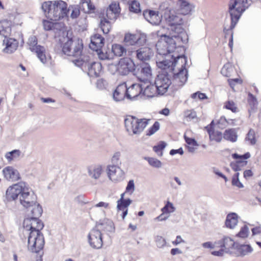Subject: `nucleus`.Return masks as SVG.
Returning a JSON list of instances; mask_svg holds the SVG:
<instances>
[{
    "instance_id": "obj_19",
    "label": "nucleus",
    "mask_w": 261,
    "mask_h": 261,
    "mask_svg": "<svg viewBox=\"0 0 261 261\" xmlns=\"http://www.w3.org/2000/svg\"><path fill=\"white\" fill-rule=\"evenodd\" d=\"M145 19L152 25H159L162 20V15L159 11L146 9L143 11Z\"/></svg>"
},
{
    "instance_id": "obj_35",
    "label": "nucleus",
    "mask_w": 261,
    "mask_h": 261,
    "mask_svg": "<svg viewBox=\"0 0 261 261\" xmlns=\"http://www.w3.org/2000/svg\"><path fill=\"white\" fill-rule=\"evenodd\" d=\"M82 7V11L86 14H90L94 13L96 8L91 3V0H82L81 2Z\"/></svg>"
},
{
    "instance_id": "obj_45",
    "label": "nucleus",
    "mask_w": 261,
    "mask_h": 261,
    "mask_svg": "<svg viewBox=\"0 0 261 261\" xmlns=\"http://www.w3.org/2000/svg\"><path fill=\"white\" fill-rule=\"evenodd\" d=\"M59 24L57 22H53L49 20H44L43 21V25L44 29L46 31H50L57 28Z\"/></svg>"
},
{
    "instance_id": "obj_33",
    "label": "nucleus",
    "mask_w": 261,
    "mask_h": 261,
    "mask_svg": "<svg viewBox=\"0 0 261 261\" xmlns=\"http://www.w3.org/2000/svg\"><path fill=\"white\" fill-rule=\"evenodd\" d=\"M158 94L155 87L153 85L148 84L144 85L142 93V96H145L147 97H152L155 94Z\"/></svg>"
},
{
    "instance_id": "obj_29",
    "label": "nucleus",
    "mask_w": 261,
    "mask_h": 261,
    "mask_svg": "<svg viewBox=\"0 0 261 261\" xmlns=\"http://www.w3.org/2000/svg\"><path fill=\"white\" fill-rule=\"evenodd\" d=\"M216 245H218L221 248L225 250V252H227L231 248H236L237 244L230 238L224 237L222 240L215 243Z\"/></svg>"
},
{
    "instance_id": "obj_13",
    "label": "nucleus",
    "mask_w": 261,
    "mask_h": 261,
    "mask_svg": "<svg viewBox=\"0 0 261 261\" xmlns=\"http://www.w3.org/2000/svg\"><path fill=\"white\" fill-rule=\"evenodd\" d=\"M102 233L99 229L93 228L89 233L88 238L90 246L96 249L101 248L103 245Z\"/></svg>"
},
{
    "instance_id": "obj_30",
    "label": "nucleus",
    "mask_w": 261,
    "mask_h": 261,
    "mask_svg": "<svg viewBox=\"0 0 261 261\" xmlns=\"http://www.w3.org/2000/svg\"><path fill=\"white\" fill-rule=\"evenodd\" d=\"M89 176L94 179H98L102 173V166L100 165H94L88 168Z\"/></svg>"
},
{
    "instance_id": "obj_5",
    "label": "nucleus",
    "mask_w": 261,
    "mask_h": 261,
    "mask_svg": "<svg viewBox=\"0 0 261 261\" xmlns=\"http://www.w3.org/2000/svg\"><path fill=\"white\" fill-rule=\"evenodd\" d=\"M179 59V54L177 53L175 55H169L165 57L163 60L158 59L156 61V66L162 71L161 73H165L172 80H176L179 78V68L176 67V64Z\"/></svg>"
},
{
    "instance_id": "obj_7",
    "label": "nucleus",
    "mask_w": 261,
    "mask_h": 261,
    "mask_svg": "<svg viewBox=\"0 0 261 261\" xmlns=\"http://www.w3.org/2000/svg\"><path fill=\"white\" fill-rule=\"evenodd\" d=\"M248 7L247 0H230L229 13L231 17V24L229 29H224V31L232 30L237 23L242 13Z\"/></svg>"
},
{
    "instance_id": "obj_3",
    "label": "nucleus",
    "mask_w": 261,
    "mask_h": 261,
    "mask_svg": "<svg viewBox=\"0 0 261 261\" xmlns=\"http://www.w3.org/2000/svg\"><path fill=\"white\" fill-rule=\"evenodd\" d=\"M67 4L62 0L44 2L41 6L46 16L57 21L68 16Z\"/></svg>"
},
{
    "instance_id": "obj_47",
    "label": "nucleus",
    "mask_w": 261,
    "mask_h": 261,
    "mask_svg": "<svg viewBox=\"0 0 261 261\" xmlns=\"http://www.w3.org/2000/svg\"><path fill=\"white\" fill-rule=\"evenodd\" d=\"M248 103L251 110H253L256 108L257 106V101L256 98L250 93L248 94Z\"/></svg>"
},
{
    "instance_id": "obj_46",
    "label": "nucleus",
    "mask_w": 261,
    "mask_h": 261,
    "mask_svg": "<svg viewBox=\"0 0 261 261\" xmlns=\"http://www.w3.org/2000/svg\"><path fill=\"white\" fill-rule=\"evenodd\" d=\"M121 156V153L120 151H116L114 152L111 158V163L112 165H116L119 166L121 164V162L120 160Z\"/></svg>"
},
{
    "instance_id": "obj_38",
    "label": "nucleus",
    "mask_w": 261,
    "mask_h": 261,
    "mask_svg": "<svg viewBox=\"0 0 261 261\" xmlns=\"http://www.w3.org/2000/svg\"><path fill=\"white\" fill-rule=\"evenodd\" d=\"M100 27L103 33L108 34L111 29V22L108 20L105 16L100 18Z\"/></svg>"
},
{
    "instance_id": "obj_22",
    "label": "nucleus",
    "mask_w": 261,
    "mask_h": 261,
    "mask_svg": "<svg viewBox=\"0 0 261 261\" xmlns=\"http://www.w3.org/2000/svg\"><path fill=\"white\" fill-rule=\"evenodd\" d=\"M141 76H137L139 81L146 85L149 83V78L151 76V68L147 63L143 62L140 65Z\"/></svg>"
},
{
    "instance_id": "obj_55",
    "label": "nucleus",
    "mask_w": 261,
    "mask_h": 261,
    "mask_svg": "<svg viewBox=\"0 0 261 261\" xmlns=\"http://www.w3.org/2000/svg\"><path fill=\"white\" fill-rule=\"evenodd\" d=\"M184 117L187 121H191L196 118V113L193 110H187L184 113Z\"/></svg>"
},
{
    "instance_id": "obj_16",
    "label": "nucleus",
    "mask_w": 261,
    "mask_h": 261,
    "mask_svg": "<svg viewBox=\"0 0 261 261\" xmlns=\"http://www.w3.org/2000/svg\"><path fill=\"white\" fill-rule=\"evenodd\" d=\"M119 74L122 75H127L130 72H135V65L129 58H122L118 62Z\"/></svg>"
},
{
    "instance_id": "obj_21",
    "label": "nucleus",
    "mask_w": 261,
    "mask_h": 261,
    "mask_svg": "<svg viewBox=\"0 0 261 261\" xmlns=\"http://www.w3.org/2000/svg\"><path fill=\"white\" fill-rule=\"evenodd\" d=\"M3 45L5 46V47L3 49V52L11 54L17 50L18 46V41L14 38L7 37L3 40Z\"/></svg>"
},
{
    "instance_id": "obj_40",
    "label": "nucleus",
    "mask_w": 261,
    "mask_h": 261,
    "mask_svg": "<svg viewBox=\"0 0 261 261\" xmlns=\"http://www.w3.org/2000/svg\"><path fill=\"white\" fill-rule=\"evenodd\" d=\"M207 133L211 141L220 142L222 139V134L220 132H215L214 129H208Z\"/></svg>"
},
{
    "instance_id": "obj_57",
    "label": "nucleus",
    "mask_w": 261,
    "mask_h": 261,
    "mask_svg": "<svg viewBox=\"0 0 261 261\" xmlns=\"http://www.w3.org/2000/svg\"><path fill=\"white\" fill-rule=\"evenodd\" d=\"M246 140L249 141L251 145H254L256 143L255 138V133L253 129H250L248 132L245 138Z\"/></svg>"
},
{
    "instance_id": "obj_9",
    "label": "nucleus",
    "mask_w": 261,
    "mask_h": 261,
    "mask_svg": "<svg viewBox=\"0 0 261 261\" xmlns=\"http://www.w3.org/2000/svg\"><path fill=\"white\" fill-rule=\"evenodd\" d=\"M89 57H84L81 59H75L72 62L77 67H80L84 70L83 68H87L88 74L91 77H98L102 71V65L100 62H89Z\"/></svg>"
},
{
    "instance_id": "obj_24",
    "label": "nucleus",
    "mask_w": 261,
    "mask_h": 261,
    "mask_svg": "<svg viewBox=\"0 0 261 261\" xmlns=\"http://www.w3.org/2000/svg\"><path fill=\"white\" fill-rule=\"evenodd\" d=\"M192 136V132L190 130H187L184 134V139L187 143V148L189 152L194 153L199 144Z\"/></svg>"
},
{
    "instance_id": "obj_58",
    "label": "nucleus",
    "mask_w": 261,
    "mask_h": 261,
    "mask_svg": "<svg viewBox=\"0 0 261 261\" xmlns=\"http://www.w3.org/2000/svg\"><path fill=\"white\" fill-rule=\"evenodd\" d=\"M108 70L112 74H119V64H110L108 65Z\"/></svg>"
},
{
    "instance_id": "obj_37",
    "label": "nucleus",
    "mask_w": 261,
    "mask_h": 261,
    "mask_svg": "<svg viewBox=\"0 0 261 261\" xmlns=\"http://www.w3.org/2000/svg\"><path fill=\"white\" fill-rule=\"evenodd\" d=\"M223 138L227 141L235 142L237 140L238 135L234 129L230 128L225 130L223 134Z\"/></svg>"
},
{
    "instance_id": "obj_49",
    "label": "nucleus",
    "mask_w": 261,
    "mask_h": 261,
    "mask_svg": "<svg viewBox=\"0 0 261 261\" xmlns=\"http://www.w3.org/2000/svg\"><path fill=\"white\" fill-rule=\"evenodd\" d=\"M233 70V68L229 64H225L223 66L221 70V74L226 77L231 76V73Z\"/></svg>"
},
{
    "instance_id": "obj_42",
    "label": "nucleus",
    "mask_w": 261,
    "mask_h": 261,
    "mask_svg": "<svg viewBox=\"0 0 261 261\" xmlns=\"http://www.w3.org/2000/svg\"><path fill=\"white\" fill-rule=\"evenodd\" d=\"M68 14L71 11L70 17L72 19L77 18L80 14V7L77 5H70L68 8Z\"/></svg>"
},
{
    "instance_id": "obj_15",
    "label": "nucleus",
    "mask_w": 261,
    "mask_h": 261,
    "mask_svg": "<svg viewBox=\"0 0 261 261\" xmlns=\"http://www.w3.org/2000/svg\"><path fill=\"white\" fill-rule=\"evenodd\" d=\"M144 84L140 82L132 84L127 88L126 86V98L130 101L135 100L138 96H142Z\"/></svg>"
},
{
    "instance_id": "obj_64",
    "label": "nucleus",
    "mask_w": 261,
    "mask_h": 261,
    "mask_svg": "<svg viewBox=\"0 0 261 261\" xmlns=\"http://www.w3.org/2000/svg\"><path fill=\"white\" fill-rule=\"evenodd\" d=\"M108 86V82L103 79H98L96 82V86L99 89H103L106 88Z\"/></svg>"
},
{
    "instance_id": "obj_48",
    "label": "nucleus",
    "mask_w": 261,
    "mask_h": 261,
    "mask_svg": "<svg viewBox=\"0 0 261 261\" xmlns=\"http://www.w3.org/2000/svg\"><path fill=\"white\" fill-rule=\"evenodd\" d=\"M145 159L147 160L149 163V164L155 168H160L162 166V163L159 160L153 158H149L145 157Z\"/></svg>"
},
{
    "instance_id": "obj_1",
    "label": "nucleus",
    "mask_w": 261,
    "mask_h": 261,
    "mask_svg": "<svg viewBox=\"0 0 261 261\" xmlns=\"http://www.w3.org/2000/svg\"><path fill=\"white\" fill-rule=\"evenodd\" d=\"M168 14H165L164 17L168 22L170 30V36L157 32V35L160 37L156 44L158 55L167 57L177 49V41L179 38V21L178 16L174 15L171 11H168Z\"/></svg>"
},
{
    "instance_id": "obj_52",
    "label": "nucleus",
    "mask_w": 261,
    "mask_h": 261,
    "mask_svg": "<svg viewBox=\"0 0 261 261\" xmlns=\"http://www.w3.org/2000/svg\"><path fill=\"white\" fill-rule=\"evenodd\" d=\"M107 9L109 10V11H111L115 13L118 15H119V14L120 12L119 4V3L116 2H114L110 4Z\"/></svg>"
},
{
    "instance_id": "obj_26",
    "label": "nucleus",
    "mask_w": 261,
    "mask_h": 261,
    "mask_svg": "<svg viewBox=\"0 0 261 261\" xmlns=\"http://www.w3.org/2000/svg\"><path fill=\"white\" fill-rule=\"evenodd\" d=\"M105 39L99 34H95L91 37L90 47L96 51L100 50L104 45Z\"/></svg>"
},
{
    "instance_id": "obj_2",
    "label": "nucleus",
    "mask_w": 261,
    "mask_h": 261,
    "mask_svg": "<svg viewBox=\"0 0 261 261\" xmlns=\"http://www.w3.org/2000/svg\"><path fill=\"white\" fill-rule=\"evenodd\" d=\"M31 215L32 224L28 237V248L32 252L37 253L43 248L44 245V237L40 232L44 224L39 219L40 216H37L34 214H31Z\"/></svg>"
},
{
    "instance_id": "obj_25",
    "label": "nucleus",
    "mask_w": 261,
    "mask_h": 261,
    "mask_svg": "<svg viewBox=\"0 0 261 261\" xmlns=\"http://www.w3.org/2000/svg\"><path fill=\"white\" fill-rule=\"evenodd\" d=\"M126 98V84L119 85L113 93V98L116 102L121 101Z\"/></svg>"
},
{
    "instance_id": "obj_17",
    "label": "nucleus",
    "mask_w": 261,
    "mask_h": 261,
    "mask_svg": "<svg viewBox=\"0 0 261 261\" xmlns=\"http://www.w3.org/2000/svg\"><path fill=\"white\" fill-rule=\"evenodd\" d=\"M232 157L234 159L239 160L235 163H231L230 167L234 171H240L242 168L246 166L247 164V161L245 160L248 159L250 157L249 152H246L243 155H239L238 153H233Z\"/></svg>"
},
{
    "instance_id": "obj_27",
    "label": "nucleus",
    "mask_w": 261,
    "mask_h": 261,
    "mask_svg": "<svg viewBox=\"0 0 261 261\" xmlns=\"http://www.w3.org/2000/svg\"><path fill=\"white\" fill-rule=\"evenodd\" d=\"M4 177L8 180L15 181L20 179V175L18 171L11 166L5 167L3 170Z\"/></svg>"
},
{
    "instance_id": "obj_44",
    "label": "nucleus",
    "mask_w": 261,
    "mask_h": 261,
    "mask_svg": "<svg viewBox=\"0 0 261 261\" xmlns=\"http://www.w3.org/2000/svg\"><path fill=\"white\" fill-rule=\"evenodd\" d=\"M21 154V151L18 149H15L11 151L6 153L5 155L6 158L8 161H11L14 159H16Z\"/></svg>"
},
{
    "instance_id": "obj_34",
    "label": "nucleus",
    "mask_w": 261,
    "mask_h": 261,
    "mask_svg": "<svg viewBox=\"0 0 261 261\" xmlns=\"http://www.w3.org/2000/svg\"><path fill=\"white\" fill-rule=\"evenodd\" d=\"M238 216L236 213H232L227 215L225 220L226 226L229 228H233L238 222Z\"/></svg>"
},
{
    "instance_id": "obj_43",
    "label": "nucleus",
    "mask_w": 261,
    "mask_h": 261,
    "mask_svg": "<svg viewBox=\"0 0 261 261\" xmlns=\"http://www.w3.org/2000/svg\"><path fill=\"white\" fill-rule=\"evenodd\" d=\"M132 200L129 198L125 200H118L117 201V210L121 211L127 208V207L131 204Z\"/></svg>"
},
{
    "instance_id": "obj_60",
    "label": "nucleus",
    "mask_w": 261,
    "mask_h": 261,
    "mask_svg": "<svg viewBox=\"0 0 261 261\" xmlns=\"http://www.w3.org/2000/svg\"><path fill=\"white\" fill-rule=\"evenodd\" d=\"M180 41L184 43H187L189 41V36L187 32L180 27Z\"/></svg>"
},
{
    "instance_id": "obj_11",
    "label": "nucleus",
    "mask_w": 261,
    "mask_h": 261,
    "mask_svg": "<svg viewBox=\"0 0 261 261\" xmlns=\"http://www.w3.org/2000/svg\"><path fill=\"white\" fill-rule=\"evenodd\" d=\"M170 76L165 73H160L157 75L154 81V87L156 88L158 94L163 95L167 91L171 84Z\"/></svg>"
},
{
    "instance_id": "obj_20",
    "label": "nucleus",
    "mask_w": 261,
    "mask_h": 261,
    "mask_svg": "<svg viewBox=\"0 0 261 261\" xmlns=\"http://www.w3.org/2000/svg\"><path fill=\"white\" fill-rule=\"evenodd\" d=\"M94 228L99 229L100 231L105 232L108 234L109 233L114 232L115 229L114 223L108 219L100 220L96 223Z\"/></svg>"
},
{
    "instance_id": "obj_54",
    "label": "nucleus",
    "mask_w": 261,
    "mask_h": 261,
    "mask_svg": "<svg viewBox=\"0 0 261 261\" xmlns=\"http://www.w3.org/2000/svg\"><path fill=\"white\" fill-rule=\"evenodd\" d=\"M129 10L131 12H133L136 13L140 12L141 9L139 3L136 1H132L129 6Z\"/></svg>"
},
{
    "instance_id": "obj_12",
    "label": "nucleus",
    "mask_w": 261,
    "mask_h": 261,
    "mask_svg": "<svg viewBox=\"0 0 261 261\" xmlns=\"http://www.w3.org/2000/svg\"><path fill=\"white\" fill-rule=\"evenodd\" d=\"M195 5L186 0H180V15L185 16L183 19L180 17V25L188 26L189 18L195 11Z\"/></svg>"
},
{
    "instance_id": "obj_8",
    "label": "nucleus",
    "mask_w": 261,
    "mask_h": 261,
    "mask_svg": "<svg viewBox=\"0 0 261 261\" xmlns=\"http://www.w3.org/2000/svg\"><path fill=\"white\" fill-rule=\"evenodd\" d=\"M149 120L138 119L133 116H127L124 119L125 127L129 135H140L148 123Z\"/></svg>"
},
{
    "instance_id": "obj_32",
    "label": "nucleus",
    "mask_w": 261,
    "mask_h": 261,
    "mask_svg": "<svg viewBox=\"0 0 261 261\" xmlns=\"http://www.w3.org/2000/svg\"><path fill=\"white\" fill-rule=\"evenodd\" d=\"M180 59H183L185 62L184 65L180 67V86L184 85L187 82L188 78V72L186 68V65L187 62V58L185 55H180Z\"/></svg>"
},
{
    "instance_id": "obj_53",
    "label": "nucleus",
    "mask_w": 261,
    "mask_h": 261,
    "mask_svg": "<svg viewBox=\"0 0 261 261\" xmlns=\"http://www.w3.org/2000/svg\"><path fill=\"white\" fill-rule=\"evenodd\" d=\"M160 126V123L158 121H155L153 125L148 129L146 135L150 136L154 134L159 129Z\"/></svg>"
},
{
    "instance_id": "obj_56",
    "label": "nucleus",
    "mask_w": 261,
    "mask_h": 261,
    "mask_svg": "<svg viewBox=\"0 0 261 261\" xmlns=\"http://www.w3.org/2000/svg\"><path fill=\"white\" fill-rule=\"evenodd\" d=\"M249 232V228L247 225H244L241 228L237 236L242 238H245L248 236Z\"/></svg>"
},
{
    "instance_id": "obj_4",
    "label": "nucleus",
    "mask_w": 261,
    "mask_h": 261,
    "mask_svg": "<svg viewBox=\"0 0 261 261\" xmlns=\"http://www.w3.org/2000/svg\"><path fill=\"white\" fill-rule=\"evenodd\" d=\"M37 198L31 189L24 184L21 194L19 196V200L20 204L31 214H34L37 216H41L43 210L41 206L37 202Z\"/></svg>"
},
{
    "instance_id": "obj_10",
    "label": "nucleus",
    "mask_w": 261,
    "mask_h": 261,
    "mask_svg": "<svg viewBox=\"0 0 261 261\" xmlns=\"http://www.w3.org/2000/svg\"><path fill=\"white\" fill-rule=\"evenodd\" d=\"M27 44L29 46V49L35 53L38 59L43 64L49 62L51 58L47 57L45 54V49L44 46L38 45V39L35 36H31L29 37Z\"/></svg>"
},
{
    "instance_id": "obj_50",
    "label": "nucleus",
    "mask_w": 261,
    "mask_h": 261,
    "mask_svg": "<svg viewBox=\"0 0 261 261\" xmlns=\"http://www.w3.org/2000/svg\"><path fill=\"white\" fill-rule=\"evenodd\" d=\"M166 145L167 144L164 141H160L157 145L154 146L153 147V150L154 152L158 154H159V152H160V155H162V150L165 148Z\"/></svg>"
},
{
    "instance_id": "obj_6",
    "label": "nucleus",
    "mask_w": 261,
    "mask_h": 261,
    "mask_svg": "<svg viewBox=\"0 0 261 261\" xmlns=\"http://www.w3.org/2000/svg\"><path fill=\"white\" fill-rule=\"evenodd\" d=\"M83 43L82 39L67 37L65 38L62 45V51L64 54L77 58L76 59L84 58L86 56L82 55Z\"/></svg>"
},
{
    "instance_id": "obj_39",
    "label": "nucleus",
    "mask_w": 261,
    "mask_h": 261,
    "mask_svg": "<svg viewBox=\"0 0 261 261\" xmlns=\"http://www.w3.org/2000/svg\"><path fill=\"white\" fill-rule=\"evenodd\" d=\"M236 249L241 256H245L251 253L253 249L249 245H240L236 246Z\"/></svg>"
},
{
    "instance_id": "obj_59",
    "label": "nucleus",
    "mask_w": 261,
    "mask_h": 261,
    "mask_svg": "<svg viewBox=\"0 0 261 261\" xmlns=\"http://www.w3.org/2000/svg\"><path fill=\"white\" fill-rule=\"evenodd\" d=\"M156 245L159 248H162L166 245V240L161 236H156L155 238Z\"/></svg>"
},
{
    "instance_id": "obj_18",
    "label": "nucleus",
    "mask_w": 261,
    "mask_h": 261,
    "mask_svg": "<svg viewBox=\"0 0 261 261\" xmlns=\"http://www.w3.org/2000/svg\"><path fill=\"white\" fill-rule=\"evenodd\" d=\"M107 173L109 178L113 181L118 182L123 179V173L119 166L109 165L107 166Z\"/></svg>"
},
{
    "instance_id": "obj_41",
    "label": "nucleus",
    "mask_w": 261,
    "mask_h": 261,
    "mask_svg": "<svg viewBox=\"0 0 261 261\" xmlns=\"http://www.w3.org/2000/svg\"><path fill=\"white\" fill-rule=\"evenodd\" d=\"M112 51L117 57L123 56L126 53V49L121 45L115 44L112 46Z\"/></svg>"
},
{
    "instance_id": "obj_61",
    "label": "nucleus",
    "mask_w": 261,
    "mask_h": 261,
    "mask_svg": "<svg viewBox=\"0 0 261 261\" xmlns=\"http://www.w3.org/2000/svg\"><path fill=\"white\" fill-rule=\"evenodd\" d=\"M224 107L226 109L231 110L232 112H236L238 110L234 102L232 101L226 102Z\"/></svg>"
},
{
    "instance_id": "obj_36",
    "label": "nucleus",
    "mask_w": 261,
    "mask_h": 261,
    "mask_svg": "<svg viewBox=\"0 0 261 261\" xmlns=\"http://www.w3.org/2000/svg\"><path fill=\"white\" fill-rule=\"evenodd\" d=\"M173 206L171 203L168 202L165 206L162 209L163 214L157 217L155 219L158 221H163L166 220L168 217L169 213L173 211Z\"/></svg>"
},
{
    "instance_id": "obj_51",
    "label": "nucleus",
    "mask_w": 261,
    "mask_h": 261,
    "mask_svg": "<svg viewBox=\"0 0 261 261\" xmlns=\"http://www.w3.org/2000/svg\"><path fill=\"white\" fill-rule=\"evenodd\" d=\"M239 173L237 172L233 175L232 178V185L233 186H236L239 188H242L244 187L243 185L240 181L239 180Z\"/></svg>"
},
{
    "instance_id": "obj_31",
    "label": "nucleus",
    "mask_w": 261,
    "mask_h": 261,
    "mask_svg": "<svg viewBox=\"0 0 261 261\" xmlns=\"http://www.w3.org/2000/svg\"><path fill=\"white\" fill-rule=\"evenodd\" d=\"M11 31V22L8 20L0 21V35L4 38L9 37Z\"/></svg>"
},
{
    "instance_id": "obj_28",
    "label": "nucleus",
    "mask_w": 261,
    "mask_h": 261,
    "mask_svg": "<svg viewBox=\"0 0 261 261\" xmlns=\"http://www.w3.org/2000/svg\"><path fill=\"white\" fill-rule=\"evenodd\" d=\"M153 55L152 50L148 47H142L136 50L137 58L143 62L149 60Z\"/></svg>"
},
{
    "instance_id": "obj_62",
    "label": "nucleus",
    "mask_w": 261,
    "mask_h": 261,
    "mask_svg": "<svg viewBox=\"0 0 261 261\" xmlns=\"http://www.w3.org/2000/svg\"><path fill=\"white\" fill-rule=\"evenodd\" d=\"M217 126L220 129H223L226 127L227 121L224 117H221L217 123Z\"/></svg>"
},
{
    "instance_id": "obj_23",
    "label": "nucleus",
    "mask_w": 261,
    "mask_h": 261,
    "mask_svg": "<svg viewBox=\"0 0 261 261\" xmlns=\"http://www.w3.org/2000/svg\"><path fill=\"white\" fill-rule=\"evenodd\" d=\"M146 41L144 37H142L139 35L126 34L124 38L125 44L127 45H141Z\"/></svg>"
},
{
    "instance_id": "obj_14",
    "label": "nucleus",
    "mask_w": 261,
    "mask_h": 261,
    "mask_svg": "<svg viewBox=\"0 0 261 261\" xmlns=\"http://www.w3.org/2000/svg\"><path fill=\"white\" fill-rule=\"evenodd\" d=\"M24 184V182L21 181L10 186L6 192V200L7 201H12L17 199L21 194Z\"/></svg>"
},
{
    "instance_id": "obj_63",
    "label": "nucleus",
    "mask_w": 261,
    "mask_h": 261,
    "mask_svg": "<svg viewBox=\"0 0 261 261\" xmlns=\"http://www.w3.org/2000/svg\"><path fill=\"white\" fill-rule=\"evenodd\" d=\"M118 16V15L115 13L109 11L108 9L107 10L106 18L109 21L112 20L115 21Z\"/></svg>"
}]
</instances>
